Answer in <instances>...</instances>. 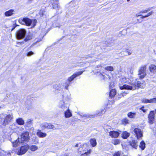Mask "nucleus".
I'll return each mask as SVG.
<instances>
[{
	"label": "nucleus",
	"mask_w": 156,
	"mask_h": 156,
	"mask_svg": "<svg viewBox=\"0 0 156 156\" xmlns=\"http://www.w3.org/2000/svg\"><path fill=\"white\" fill-rule=\"evenodd\" d=\"M139 109L141 110L144 112H146V111H147V109L144 108V107H142L140 108H139Z\"/></svg>",
	"instance_id": "37"
},
{
	"label": "nucleus",
	"mask_w": 156,
	"mask_h": 156,
	"mask_svg": "<svg viewBox=\"0 0 156 156\" xmlns=\"http://www.w3.org/2000/svg\"><path fill=\"white\" fill-rule=\"evenodd\" d=\"M83 72V71H80L76 72L73 74L71 76L68 77L67 80L70 83H71V82L74 80L76 77L81 75Z\"/></svg>",
	"instance_id": "11"
},
{
	"label": "nucleus",
	"mask_w": 156,
	"mask_h": 156,
	"mask_svg": "<svg viewBox=\"0 0 156 156\" xmlns=\"http://www.w3.org/2000/svg\"><path fill=\"white\" fill-rule=\"evenodd\" d=\"M133 131L134 133L135 136L138 140L141 139V137L143 136L142 132L140 129L137 128H135Z\"/></svg>",
	"instance_id": "10"
},
{
	"label": "nucleus",
	"mask_w": 156,
	"mask_h": 156,
	"mask_svg": "<svg viewBox=\"0 0 156 156\" xmlns=\"http://www.w3.org/2000/svg\"><path fill=\"white\" fill-rule=\"evenodd\" d=\"M130 0H127V2H129Z\"/></svg>",
	"instance_id": "51"
},
{
	"label": "nucleus",
	"mask_w": 156,
	"mask_h": 156,
	"mask_svg": "<svg viewBox=\"0 0 156 156\" xmlns=\"http://www.w3.org/2000/svg\"><path fill=\"white\" fill-rule=\"evenodd\" d=\"M31 39V38L30 37H27L25 39V41H27L28 40H30Z\"/></svg>",
	"instance_id": "43"
},
{
	"label": "nucleus",
	"mask_w": 156,
	"mask_h": 156,
	"mask_svg": "<svg viewBox=\"0 0 156 156\" xmlns=\"http://www.w3.org/2000/svg\"><path fill=\"white\" fill-rule=\"evenodd\" d=\"M104 112L101 111V112H97V113L94 115H83V116H101V114H103Z\"/></svg>",
	"instance_id": "18"
},
{
	"label": "nucleus",
	"mask_w": 156,
	"mask_h": 156,
	"mask_svg": "<svg viewBox=\"0 0 156 156\" xmlns=\"http://www.w3.org/2000/svg\"><path fill=\"white\" fill-rule=\"evenodd\" d=\"M32 120H30V121H29L28 122V123H31V122H32Z\"/></svg>",
	"instance_id": "48"
},
{
	"label": "nucleus",
	"mask_w": 156,
	"mask_h": 156,
	"mask_svg": "<svg viewBox=\"0 0 156 156\" xmlns=\"http://www.w3.org/2000/svg\"><path fill=\"white\" fill-rule=\"evenodd\" d=\"M38 148L37 146L35 145H32L30 147V150L32 151H34L38 149Z\"/></svg>",
	"instance_id": "24"
},
{
	"label": "nucleus",
	"mask_w": 156,
	"mask_h": 156,
	"mask_svg": "<svg viewBox=\"0 0 156 156\" xmlns=\"http://www.w3.org/2000/svg\"><path fill=\"white\" fill-rule=\"evenodd\" d=\"M26 31L25 30L21 29L19 30L17 32L16 36L18 39H21L24 37L25 36Z\"/></svg>",
	"instance_id": "8"
},
{
	"label": "nucleus",
	"mask_w": 156,
	"mask_h": 156,
	"mask_svg": "<svg viewBox=\"0 0 156 156\" xmlns=\"http://www.w3.org/2000/svg\"><path fill=\"white\" fill-rule=\"evenodd\" d=\"M90 144L92 147H95L97 144L96 139L94 138H91L90 140Z\"/></svg>",
	"instance_id": "17"
},
{
	"label": "nucleus",
	"mask_w": 156,
	"mask_h": 156,
	"mask_svg": "<svg viewBox=\"0 0 156 156\" xmlns=\"http://www.w3.org/2000/svg\"><path fill=\"white\" fill-rule=\"evenodd\" d=\"M121 153L120 151H117L115 152L113 155L112 156H121Z\"/></svg>",
	"instance_id": "33"
},
{
	"label": "nucleus",
	"mask_w": 156,
	"mask_h": 156,
	"mask_svg": "<svg viewBox=\"0 0 156 156\" xmlns=\"http://www.w3.org/2000/svg\"><path fill=\"white\" fill-rule=\"evenodd\" d=\"M34 54V53L32 51H30L29 52H28L27 54V55L28 56H30L32 55H33Z\"/></svg>",
	"instance_id": "36"
},
{
	"label": "nucleus",
	"mask_w": 156,
	"mask_h": 156,
	"mask_svg": "<svg viewBox=\"0 0 156 156\" xmlns=\"http://www.w3.org/2000/svg\"><path fill=\"white\" fill-rule=\"evenodd\" d=\"M154 111L150 112L148 117H154Z\"/></svg>",
	"instance_id": "35"
},
{
	"label": "nucleus",
	"mask_w": 156,
	"mask_h": 156,
	"mask_svg": "<svg viewBox=\"0 0 156 156\" xmlns=\"http://www.w3.org/2000/svg\"><path fill=\"white\" fill-rule=\"evenodd\" d=\"M151 103H156V98H154L150 99Z\"/></svg>",
	"instance_id": "40"
},
{
	"label": "nucleus",
	"mask_w": 156,
	"mask_h": 156,
	"mask_svg": "<svg viewBox=\"0 0 156 156\" xmlns=\"http://www.w3.org/2000/svg\"><path fill=\"white\" fill-rule=\"evenodd\" d=\"M37 135L40 138H43L45 137L47 134L45 133L42 132L40 130H38L37 132Z\"/></svg>",
	"instance_id": "14"
},
{
	"label": "nucleus",
	"mask_w": 156,
	"mask_h": 156,
	"mask_svg": "<svg viewBox=\"0 0 156 156\" xmlns=\"http://www.w3.org/2000/svg\"><path fill=\"white\" fill-rule=\"evenodd\" d=\"M105 69L107 71H112L114 70V68L112 66H108L105 68Z\"/></svg>",
	"instance_id": "27"
},
{
	"label": "nucleus",
	"mask_w": 156,
	"mask_h": 156,
	"mask_svg": "<svg viewBox=\"0 0 156 156\" xmlns=\"http://www.w3.org/2000/svg\"><path fill=\"white\" fill-rule=\"evenodd\" d=\"M129 144L132 148L137 149L138 147V142L135 139H133L129 142Z\"/></svg>",
	"instance_id": "12"
},
{
	"label": "nucleus",
	"mask_w": 156,
	"mask_h": 156,
	"mask_svg": "<svg viewBox=\"0 0 156 156\" xmlns=\"http://www.w3.org/2000/svg\"><path fill=\"white\" fill-rule=\"evenodd\" d=\"M100 66H98V67H100Z\"/></svg>",
	"instance_id": "52"
},
{
	"label": "nucleus",
	"mask_w": 156,
	"mask_h": 156,
	"mask_svg": "<svg viewBox=\"0 0 156 156\" xmlns=\"http://www.w3.org/2000/svg\"><path fill=\"white\" fill-rule=\"evenodd\" d=\"M101 75H102V76H103V75H102V74H101Z\"/></svg>",
	"instance_id": "55"
},
{
	"label": "nucleus",
	"mask_w": 156,
	"mask_h": 156,
	"mask_svg": "<svg viewBox=\"0 0 156 156\" xmlns=\"http://www.w3.org/2000/svg\"><path fill=\"white\" fill-rule=\"evenodd\" d=\"M139 147L142 150H144L146 147V144L144 140H142L140 143Z\"/></svg>",
	"instance_id": "19"
},
{
	"label": "nucleus",
	"mask_w": 156,
	"mask_h": 156,
	"mask_svg": "<svg viewBox=\"0 0 156 156\" xmlns=\"http://www.w3.org/2000/svg\"><path fill=\"white\" fill-rule=\"evenodd\" d=\"M58 107L61 111H64L66 110L65 112V117H71L72 116V113L68 109L69 106L66 104H65L64 101H61L60 102Z\"/></svg>",
	"instance_id": "3"
},
{
	"label": "nucleus",
	"mask_w": 156,
	"mask_h": 156,
	"mask_svg": "<svg viewBox=\"0 0 156 156\" xmlns=\"http://www.w3.org/2000/svg\"><path fill=\"white\" fill-rule=\"evenodd\" d=\"M19 140L18 138L12 143L13 146L14 147H17L19 145Z\"/></svg>",
	"instance_id": "25"
},
{
	"label": "nucleus",
	"mask_w": 156,
	"mask_h": 156,
	"mask_svg": "<svg viewBox=\"0 0 156 156\" xmlns=\"http://www.w3.org/2000/svg\"><path fill=\"white\" fill-rule=\"evenodd\" d=\"M149 69L150 72L153 73L154 74L156 72V66L154 64L151 65Z\"/></svg>",
	"instance_id": "15"
},
{
	"label": "nucleus",
	"mask_w": 156,
	"mask_h": 156,
	"mask_svg": "<svg viewBox=\"0 0 156 156\" xmlns=\"http://www.w3.org/2000/svg\"><path fill=\"white\" fill-rule=\"evenodd\" d=\"M15 28V27H14V28L12 29L11 31H12Z\"/></svg>",
	"instance_id": "49"
},
{
	"label": "nucleus",
	"mask_w": 156,
	"mask_h": 156,
	"mask_svg": "<svg viewBox=\"0 0 156 156\" xmlns=\"http://www.w3.org/2000/svg\"><path fill=\"white\" fill-rule=\"evenodd\" d=\"M149 122L151 124H153L154 122V118H149Z\"/></svg>",
	"instance_id": "34"
},
{
	"label": "nucleus",
	"mask_w": 156,
	"mask_h": 156,
	"mask_svg": "<svg viewBox=\"0 0 156 156\" xmlns=\"http://www.w3.org/2000/svg\"><path fill=\"white\" fill-rule=\"evenodd\" d=\"M130 135V133L126 131L123 132L122 134V137L124 139H127Z\"/></svg>",
	"instance_id": "20"
},
{
	"label": "nucleus",
	"mask_w": 156,
	"mask_h": 156,
	"mask_svg": "<svg viewBox=\"0 0 156 156\" xmlns=\"http://www.w3.org/2000/svg\"><path fill=\"white\" fill-rule=\"evenodd\" d=\"M122 124L126 125L129 123L128 120L126 118L124 119L122 121Z\"/></svg>",
	"instance_id": "32"
},
{
	"label": "nucleus",
	"mask_w": 156,
	"mask_h": 156,
	"mask_svg": "<svg viewBox=\"0 0 156 156\" xmlns=\"http://www.w3.org/2000/svg\"><path fill=\"white\" fill-rule=\"evenodd\" d=\"M112 143L114 145H117L120 143V141L119 139H115L113 140L112 142Z\"/></svg>",
	"instance_id": "26"
},
{
	"label": "nucleus",
	"mask_w": 156,
	"mask_h": 156,
	"mask_svg": "<svg viewBox=\"0 0 156 156\" xmlns=\"http://www.w3.org/2000/svg\"><path fill=\"white\" fill-rule=\"evenodd\" d=\"M153 13V11H151V12L148 13L147 15H145V16H146V17H147L149 16H151V15H152Z\"/></svg>",
	"instance_id": "38"
},
{
	"label": "nucleus",
	"mask_w": 156,
	"mask_h": 156,
	"mask_svg": "<svg viewBox=\"0 0 156 156\" xmlns=\"http://www.w3.org/2000/svg\"><path fill=\"white\" fill-rule=\"evenodd\" d=\"M119 132L114 130L110 131L109 132V136L112 138H117L119 137Z\"/></svg>",
	"instance_id": "13"
},
{
	"label": "nucleus",
	"mask_w": 156,
	"mask_h": 156,
	"mask_svg": "<svg viewBox=\"0 0 156 156\" xmlns=\"http://www.w3.org/2000/svg\"><path fill=\"white\" fill-rule=\"evenodd\" d=\"M21 141L22 142L24 143L25 142H28L30 140L29 133L28 132H24L21 135Z\"/></svg>",
	"instance_id": "9"
},
{
	"label": "nucleus",
	"mask_w": 156,
	"mask_h": 156,
	"mask_svg": "<svg viewBox=\"0 0 156 156\" xmlns=\"http://www.w3.org/2000/svg\"><path fill=\"white\" fill-rule=\"evenodd\" d=\"M142 102L144 103H151L150 100L146 99H143L142 100Z\"/></svg>",
	"instance_id": "30"
},
{
	"label": "nucleus",
	"mask_w": 156,
	"mask_h": 156,
	"mask_svg": "<svg viewBox=\"0 0 156 156\" xmlns=\"http://www.w3.org/2000/svg\"><path fill=\"white\" fill-rule=\"evenodd\" d=\"M145 87V84L141 83L140 81H134L129 83V85L124 84L120 86L121 90L126 89L134 90L139 88H144Z\"/></svg>",
	"instance_id": "1"
},
{
	"label": "nucleus",
	"mask_w": 156,
	"mask_h": 156,
	"mask_svg": "<svg viewBox=\"0 0 156 156\" xmlns=\"http://www.w3.org/2000/svg\"><path fill=\"white\" fill-rule=\"evenodd\" d=\"M136 114L135 112H129L128 114L127 115L129 117H133L135 116Z\"/></svg>",
	"instance_id": "29"
},
{
	"label": "nucleus",
	"mask_w": 156,
	"mask_h": 156,
	"mask_svg": "<svg viewBox=\"0 0 156 156\" xmlns=\"http://www.w3.org/2000/svg\"><path fill=\"white\" fill-rule=\"evenodd\" d=\"M128 80V78L122 76L120 78L119 81L121 83H126Z\"/></svg>",
	"instance_id": "23"
},
{
	"label": "nucleus",
	"mask_w": 156,
	"mask_h": 156,
	"mask_svg": "<svg viewBox=\"0 0 156 156\" xmlns=\"http://www.w3.org/2000/svg\"><path fill=\"white\" fill-rule=\"evenodd\" d=\"M27 109H28V110H29L30 109V108H28Z\"/></svg>",
	"instance_id": "54"
},
{
	"label": "nucleus",
	"mask_w": 156,
	"mask_h": 156,
	"mask_svg": "<svg viewBox=\"0 0 156 156\" xmlns=\"http://www.w3.org/2000/svg\"><path fill=\"white\" fill-rule=\"evenodd\" d=\"M71 83H70L69 81L67 80V81L65 82L64 83L65 87L66 89H68V87L70 85Z\"/></svg>",
	"instance_id": "28"
},
{
	"label": "nucleus",
	"mask_w": 156,
	"mask_h": 156,
	"mask_svg": "<svg viewBox=\"0 0 156 156\" xmlns=\"http://www.w3.org/2000/svg\"><path fill=\"white\" fill-rule=\"evenodd\" d=\"M14 12V10L11 9L5 12L4 13V15L6 16H12Z\"/></svg>",
	"instance_id": "16"
},
{
	"label": "nucleus",
	"mask_w": 156,
	"mask_h": 156,
	"mask_svg": "<svg viewBox=\"0 0 156 156\" xmlns=\"http://www.w3.org/2000/svg\"><path fill=\"white\" fill-rule=\"evenodd\" d=\"M19 23L23 25L29 26L32 23L33 27H34L36 25L37 20L36 19L31 20L28 18H20L18 20Z\"/></svg>",
	"instance_id": "4"
},
{
	"label": "nucleus",
	"mask_w": 156,
	"mask_h": 156,
	"mask_svg": "<svg viewBox=\"0 0 156 156\" xmlns=\"http://www.w3.org/2000/svg\"><path fill=\"white\" fill-rule=\"evenodd\" d=\"M16 123L19 125H23L24 124V122L23 119L20 118H19L16 119Z\"/></svg>",
	"instance_id": "21"
},
{
	"label": "nucleus",
	"mask_w": 156,
	"mask_h": 156,
	"mask_svg": "<svg viewBox=\"0 0 156 156\" xmlns=\"http://www.w3.org/2000/svg\"><path fill=\"white\" fill-rule=\"evenodd\" d=\"M44 12L43 11V10H41L40 11V16H42L43 15V12Z\"/></svg>",
	"instance_id": "41"
},
{
	"label": "nucleus",
	"mask_w": 156,
	"mask_h": 156,
	"mask_svg": "<svg viewBox=\"0 0 156 156\" xmlns=\"http://www.w3.org/2000/svg\"><path fill=\"white\" fill-rule=\"evenodd\" d=\"M125 156V155H123V156Z\"/></svg>",
	"instance_id": "56"
},
{
	"label": "nucleus",
	"mask_w": 156,
	"mask_h": 156,
	"mask_svg": "<svg viewBox=\"0 0 156 156\" xmlns=\"http://www.w3.org/2000/svg\"><path fill=\"white\" fill-rule=\"evenodd\" d=\"M78 144H76L75 146V147H78Z\"/></svg>",
	"instance_id": "46"
},
{
	"label": "nucleus",
	"mask_w": 156,
	"mask_h": 156,
	"mask_svg": "<svg viewBox=\"0 0 156 156\" xmlns=\"http://www.w3.org/2000/svg\"><path fill=\"white\" fill-rule=\"evenodd\" d=\"M2 108V107H1V106H0V108Z\"/></svg>",
	"instance_id": "53"
},
{
	"label": "nucleus",
	"mask_w": 156,
	"mask_h": 156,
	"mask_svg": "<svg viewBox=\"0 0 156 156\" xmlns=\"http://www.w3.org/2000/svg\"><path fill=\"white\" fill-rule=\"evenodd\" d=\"M128 55H130L131 54V53L130 52H128Z\"/></svg>",
	"instance_id": "47"
},
{
	"label": "nucleus",
	"mask_w": 156,
	"mask_h": 156,
	"mask_svg": "<svg viewBox=\"0 0 156 156\" xmlns=\"http://www.w3.org/2000/svg\"><path fill=\"white\" fill-rule=\"evenodd\" d=\"M152 9V7H151V8H149L147 10H142L140 11V13H147L150 10Z\"/></svg>",
	"instance_id": "31"
},
{
	"label": "nucleus",
	"mask_w": 156,
	"mask_h": 156,
	"mask_svg": "<svg viewBox=\"0 0 156 156\" xmlns=\"http://www.w3.org/2000/svg\"><path fill=\"white\" fill-rule=\"evenodd\" d=\"M142 16V17H141V18L142 19H143L144 18H146V17L145 16Z\"/></svg>",
	"instance_id": "45"
},
{
	"label": "nucleus",
	"mask_w": 156,
	"mask_h": 156,
	"mask_svg": "<svg viewBox=\"0 0 156 156\" xmlns=\"http://www.w3.org/2000/svg\"><path fill=\"white\" fill-rule=\"evenodd\" d=\"M146 65H144L140 67L138 71V76L140 79H142L146 76Z\"/></svg>",
	"instance_id": "5"
},
{
	"label": "nucleus",
	"mask_w": 156,
	"mask_h": 156,
	"mask_svg": "<svg viewBox=\"0 0 156 156\" xmlns=\"http://www.w3.org/2000/svg\"><path fill=\"white\" fill-rule=\"evenodd\" d=\"M116 94L115 90L114 89H112L110 90V92L109 97L111 98H112L115 96Z\"/></svg>",
	"instance_id": "22"
},
{
	"label": "nucleus",
	"mask_w": 156,
	"mask_h": 156,
	"mask_svg": "<svg viewBox=\"0 0 156 156\" xmlns=\"http://www.w3.org/2000/svg\"><path fill=\"white\" fill-rule=\"evenodd\" d=\"M41 127L42 130L45 129L54 130L55 129V126L52 124L46 122L42 124L41 126Z\"/></svg>",
	"instance_id": "7"
},
{
	"label": "nucleus",
	"mask_w": 156,
	"mask_h": 156,
	"mask_svg": "<svg viewBox=\"0 0 156 156\" xmlns=\"http://www.w3.org/2000/svg\"><path fill=\"white\" fill-rule=\"evenodd\" d=\"M78 152L81 156H89L92 152V150L87 143L84 144L78 149Z\"/></svg>",
	"instance_id": "2"
},
{
	"label": "nucleus",
	"mask_w": 156,
	"mask_h": 156,
	"mask_svg": "<svg viewBox=\"0 0 156 156\" xmlns=\"http://www.w3.org/2000/svg\"><path fill=\"white\" fill-rule=\"evenodd\" d=\"M8 123V121L6 119H5L4 122L3 123V124L4 125H6Z\"/></svg>",
	"instance_id": "39"
},
{
	"label": "nucleus",
	"mask_w": 156,
	"mask_h": 156,
	"mask_svg": "<svg viewBox=\"0 0 156 156\" xmlns=\"http://www.w3.org/2000/svg\"><path fill=\"white\" fill-rule=\"evenodd\" d=\"M29 148L30 146L28 144L21 146L18 150L17 154L19 155H23L27 151Z\"/></svg>",
	"instance_id": "6"
},
{
	"label": "nucleus",
	"mask_w": 156,
	"mask_h": 156,
	"mask_svg": "<svg viewBox=\"0 0 156 156\" xmlns=\"http://www.w3.org/2000/svg\"><path fill=\"white\" fill-rule=\"evenodd\" d=\"M12 115V114H9V115H3V116H5V117H11V116Z\"/></svg>",
	"instance_id": "42"
},
{
	"label": "nucleus",
	"mask_w": 156,
	"mask_h": 156,
	"mask_svg": "<svg viewBox=\"0 0 156 156\" xmlns=\"http://www.w3.org/2000/svg\"><path fill=\"white\" fill-rule=\"evenodd\" d=\"M140 13H137L136 14L135 16L136 17H138V16H142V14H139Z\"/></svg>",
	"instance_id": "44"
},
{
	"label": "nucleus",
	"mask_w": 156,
	"mask_h": 156,
	"mask_svg": "<svg viewBox=\"0 0 156 156\" xmlns=\"http://www.w3.org/2000/svg\"><path fill=\"white\" fill-rule=\"evenodd\" d=\"M155 113H156V109L155 111Z\"/></svg>",
	"instance_id": "50"
}]
</instances>
